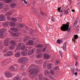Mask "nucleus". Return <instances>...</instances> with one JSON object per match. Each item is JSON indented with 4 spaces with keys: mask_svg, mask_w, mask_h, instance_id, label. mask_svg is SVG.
<instances>
[{
    "mask_svg": "<svg viewBox=\"0 0 80 80\" xmlns=\"http://www.w3.org/2000/svg\"><path fill=\"white\" fill-rule=\"evenodd\" d=\"M40 72V69L36 67H30L29 69V73L31 77L37 76Z\"/></svg>",
    "mask_w": 80,
    "mask_h": 80,
    "instance_id": "nucleus-1",
    "label": "nucleus"
},
{
    "mask_svg": "<svg viewBox=\"0 0 80 80\" xmlns=\"http://www.w3.org/2000/svg\"><path fill=\"white\" fill-rule=\"evenodd\" d=\"M70 23L69 22H67L66 24H63L62 26L61 27V29L62 31L65 32H70V28H69V24Z\"/></svg>",
    "mask_w": 80,
    "mask_h": 80,
    "instance_id": "nucleus-2",
    "label": "nucleus"
},
{
    "mask_svg": "<svg viewBox=\"0 0 80 80\" xmlns=\"http://www.w3.org/2000/svg\"><path fill=\"white\" fill-rule=\"evenodd\" d=\"M3 45L5 47H8L9 45V40L8 39H6L3 42Z\"/></svg>",
    "mask_w": 80,
    "mask_h": 80,
    "instance_id": "nucleus-3",
    "label": "nucleus"
},
{
    "mask_svg": "<svg viewBox=\"0 0 80 80\" xmlns=\"http://www.w3.org/2000/svg\"><path fill=\"white\" fill-rule=\"evenodd\" d=\"M5 33V29H1L0 30V38H2L4 36V34Z\"/></svg>",
    "mask_w": 80,
    "mask_h": 80,
    "instance_id": "nucleus-4",
    "label": "nucleus"
},
{
    "mask_svg": "<svg viewBox=\"0 0 80 80\" xmlns=\"http://www.w3.org/2000/svg\"><path fill=\"white\" fill-rule=\"evenodd\" d=\"M16 26L20 28H23L25 27V24L23 23H19L18 22L16 23Z\"/></svg>",
    "mask_w": 80,
    "mask_h": 80,
    "instance_id": "nucleus-5",
    "label": "nucleus"
},
{
    "mask_svg": "<svg viewBox=\"0 0 80 80\" xmlns=\"http://www.w3.org/2000/svg\"><path fill=\"white\" fill-rule=\"evenodd\" d=\"M10 8V7L9 5H5V8H4L3 11L4 12H7L8 10H9Z\"/></svg>",
    "mask_w": 80,
    "mask_h": 80,
    "instance_id": "nucleus-6",
    "label": "nucleus"
},
{
    "mask_svg": "<svg viewBox=\"0 0 80 80\" xmlns=\"http://www.w3.org/2000/svg\"><path fill=\"white\" fill-rule=\"evenodd\" d=\"M5 75L6 77L8 78L11 77V73L9 71H6L5 72Z\"/></svg>",
    "mask_w": 80,
    "mask_h": 80,
    "instance_id": "nucleus-7",
    "label": "nucleus"
},
{
    "mask_svg": "<svg viewBox=\"0 0 80 80\" xmlns=\"http://www.w3.org/2000/svg\"><path fill=\"white\" fill-rule=\"evenodd\" d=\"M10 34L11 35L12 37H17L19 35V33L17 32L15 33L13 32H11Z\"/></svg>",
    "mask_w": 80,
    "mask_h": 80,
    "instance_id": "nucleus-8",
    "label": "nucleus"
},
{
    "mask_svg": "<svg viewBox=\"0 0 80 80\" xmlns=\"http://www.w3.org/2000/svg\"><path fill=\"white\" fill-rule=\"evenodd\" d=\"M14 10H10V11L6 13V15L10 16L11 15H12V14L14 13Z\"/></svg>",
    "mask_w": 80,
    "mask_h": 80,
    "instance_id": "nucleus-9",
    "label": "nucleus"
},
{
    "mask_svg": "<svg viewBox=\"0 0 80 80\" xmlns=\"http://www.w3.org/2000/svg\"><path fill=\"white\" fill-rule=\"evenodd\" d=\"M0 21H5V16L3 14L0 15Z\"/></svg>",
    "mask_w": 80,
    "mask_h": 80,
    "instance_id": "nucleus-10",
    "label": "nucleus"
},
{
    "mask_svg": "<svg viewBox=\"0 0 80 80\" xmlns=\"http://www.w3.org/2000/svg\"><path fill=\"white\" fill-rule=\"evenodd\" d=\"M43 62V61L42 59L40 60H38L35 61L36 63L38 64H42Z\"/></svg>",
    "mask_w": 80,
    "mask_h": 80,
    "instance_id": "nucleus-11",
    "label": "nucleus"
},
{
    "mask_svg": "<svg viewBox=\"0 0 80 80\" xmlns=\"http://www.w3.org/2000/svg\"><path fill=\"white\" fill-rule=\"evenodd\" d=\"M34 53V50H29L28 53V55H32Z\"/></svg>",
    "mask_w": 80,
    "mask_h": 80,
    "instance_id": "nucleus-12",
    "label": "nucleus"
},
{
    "mask_svg": "<svg viewBox=\"0 0 80 80\" xmlns=\"http://www.w3.org/2000/svg\"><path fill=\"white\" fill-rule=\"evenodd\" d=\"M27 44L29 45H33V41L32 40H29L27 42Z\"/></svg>",
    "mask_w": 80,
    "mask_h": 80,
    "instance_id": "nucleus-13",
    "label": "nucleus"
},
{
    "mask_svg": "<svg viewBox=\"0 0 80 80\" xmlns=\"http://www.w3.org/2000/svg\"><path fill=\"white\" fill-rule=\"evenodd\" d=\"M13 55V52L12 51L9 52L7 53V56L9 57H10V56Z\"/></svg>",
    "mask_w": 80,
    "mask_h": 80,
    "instance_id": "nucleus-14",
    "label": "nucleus"
},
{
    "mask_svg": "<svg viewBox=\"0 0 80 80\" xmlns=\"http://www.w3.org/2000/svg\"><path fill=\"white\" fill-rule=\"evenodd\" d=\"M10 29L11 31H13V32H17L18 30V29H17V28L14 27L11 28Z\"/></svg>",
    "mask_w": 80,
    "mask_h": 80,
    "instance_id": "nucleus-15",
    "label": "nucleus"
},
{
    "mask_svg": "<svg viewBox=\"0 0 80 80\" xmlns=\"http://www.w3.org/2000/svg\"><path fill=\"white\" fill-rule=\"evenodd\" d=\"M23 45V43H19V44L17 46V48L18 50H20V47L22 45Z\"/></svg>",
    "mask_w": 80,
    "mask_h": 80,
    "instance_id": "nucleus-16",
    "label": "nucleus"
},
{
    "mask_svg": "<svg viewBox=\"0 0 80 80\" xmlns=\"http://www.w3.org/2000/svg\"><path fill=\"white\" fill-rule=\"evenodd\" d=\"M20 56V52H18L15 55V57H17V58L19 57Z\"/></svg>",
    "mask_w": 80,
    "mask_h": 80,
    "instance_id": "nucleus-17",
    "label": "nucleus"
},
{
    "mask_svg": "<svg viewBox=\"0 0 80 80\" xmlns=\"http://www.w3.org/2000/svg\"><path fill=\"white\" fill-rule=\"evenodd\" d=\"M42 57V54L41 53H39L36 56L37 58H40Z\"/></svg>",
    "mask_w": 80,
    "mask_h": 80,
    "instance_id": "nucleus-18",
    "label": "nucleus"
},
{
    "mask_svg": "<svg viewBox=\"0 0 80 80\" xmlns=\"http://www.w3.org/2000/svg\"><path fill=\"white\" fill-rule=\"evenodd\" d=\"M35 47L37 48H42V47H43V46L42 44H38L36 45Z\"/></svg>",
    "mask_w": 80,
    "mask_h": 80,
    "instance_id": "nucleus-19",
    "label": "nucleus"
},
{
    "mask_svg": "<svg viewBox=\"0 0 80 80\" xmlns=\"http://www.w3.org/2000/svg\"><path fill=\"white\" fill-rule=\"evenodd\" d=\"M44 57L45 59H46V60H48V59H49V58H50V56H49V55L47 54H45Z\"/></svg>",
    "mask_w": 80,
    "mask_h": 80,
    "instance_id": "nucleus-20",
    "label": "nucleus"
},
{
    "mask_svg": "<svg viewBox=\"0 0 80 80\" xmlns=\"http://www.w3.org/2000/svg\"><path fill=\"white\" fill-rule=\"evenodd\" d=\"M23 63H25L28 61V59L26 57H22Z\"/></svg>",
    "mask_w": 80,
    "mask_h": 80,
    "instance_id": "nucleus-21",
    "label": "nucleus"
},
{
    "mask_svg": "<svg viewBox=\"0 0 80 80\" xmlns=\"http://www.w3.org/2000/svg\"><path fill=\"white\" fill-rule=\"evenodd\" d=\"M9 69L11 71H14L15 70V68L14 66H11L10 67Z\"/></svg>",
    "mask_w": 80,
    "mask_h": 80,
    "instance_id": "nucleus-22",
    "label": "nucleus"
},
{
    "mask_svg": "<svg viewBox=\"0 0 80 80\" xmlns=\"http://www.w3.org/2000/svg\"><path fill=\"white\" fill-rule=\"evenodd\" d=\"M49 74V71L48 70H46L44 71V74L45 76H47Z\"/></svg>",
    "mask_w": 80,
    "mask_h": 80,
    "instance_id": "nucleus-23",
    "label": "nucleus"
},
{
    "mask_svg": "<svg viewBox=\"0 0 80 80\" xmlns=\"http://www.w3.org/2000/svg\"><path fill=\"white\" fill-rule=\"evenodd\" d=\"M21 54L23 56H26L27 55V52L26 51H22L21 52Z\"/></svg>",
    "mask_w": 80,
    "mask_h": 80,
    "instance_id": "nucleus-24",
    "label": "nucleus"
},
{
    "mask_svg": "<svg viewBox=\"0 0 80 80\" xmlns=\"http://www.w3.org/2000/svg\"><path fill=\"white\" fill-rule=\"evenodd\" d=\"M53 67V64L51 63L49 64L48 66V69H51L52 67Z\"/></svg>",
    "mask_w": 80,
    "mask_h": 80,
    "instance_id": "nucleus-25",
    "label": "nucleus"
},
{
    "mask_svg": "<svg viewBox=\"0 0 80 80\" xmlns=\"http://www.w3.org/2000/svg\"><path fill=\"white\" fill-rule=\"evenodd\" d=\"M10 42L11 44L13 45H16V42L14 41L11 40L10 41Z\"/></svg>",
    "mask_w": 80,
    "mask_h": 80,
    "instance_id": "nucleus-26",
    "label": "nucleus"
},
{
    "mask_svg": "<svg viewBox=\"0 0 80 80\" xmlns=\"http://www.w3.org/2000/svg\"><path fill=\"white\" fill-rule=\"evenodd\" d=\"M25 65H22L21 66L20 68L21 70H23L25 69Z\"/></svg>",
    "mask_w": 80,
    "mask_h": 80,
    "instance_id": "nucleus-27",
    "label": "nucleus"
},
{
    "mask_svg": "<svg viewBox=\"0 0 80 80\" xmlns=\"http://www.w3.org/2000/svg\"><path fill=\"white\" fill-rule=\"evenodd\" d=\"M26 49V46L25 45H23L21 48V50H24Z\"/></svg>",
    "mask_w": 80,
    "mask_h": 80,
    "instance_id": "nucleus-28",
    "label": "nucleus"
},
{
    "mask_svg": "<svg viewBox=\"0 0 80 80\" xmlns=\"http://www.w3.org/2000/svg\"><path fill=\"white\" fill-rule=\"evenodd\" d=\"M18 62L21 63H23V57L20 58L18 60Z\"/></svg>",
    "mask_w": 80,
    "mask_h": 80,
    "instance_id": "nucleus-29",
    "label": "nucleus"
},
{
    "mask_svg": "<svg viewBox=\"0 0 80 80\" xmlns=\"http://www.w3.org/2000/svg\"><path fill=\"white\" fill-rule=\"evenodd\" d=\"M28 39H29V38H28V36H26L23 39V40H24V41L26 42H27V41L28 40Z\"/></svg>",
    "mask_w": 80,
    "mask_h": 80,
    "instance_id": "nucleus-30",
    "label": "nucleus"
},
{
    "mask_svg": "<svg viewBox=\"0 0 80 80\" xmlns=\"http://www.w3.org/2000/svg\"><path fill=\"white\" fill-rule=\"evenodd\" d=\"M38 77L40 80H42L43 78L42 77H43V75L42 74H39L38 75Z\"/></svg>",
    "mask_w": 80,
    "mask_h": 80,
    "instance_id": "nucleus-31",
    "label": "nucleus"
},
{
    "mask_svg": "<svg viewBox=\"0 0 80 80\" xmlns=\"http://www.w3.org/2000/svg\"><path fill=\"white\" fill-rule=\"evenodd\" d=\"M78 37V36L76 35H74V38L72 39L73 41H74V42H75V40H76V39H77V38Z\"/></svg>",
    "mask_w": 80,
    "mask_h": 80,
    "instance_id": "nucleus-32",
    "label": "nucleus"
},
{
    "mask_svg": "<svg viewBox=\"0 0 80 80\" xmlns=\"http://www.w3.org/2000/svg\"><path fill=\"white\" fill-rule=\"evenodd\" d=\"M11 21L14 22H15L17 21V18H11Z\"/></svg>",
    "mask_w": 80,
    "mask_h": 80,
    "instance_id": "nucleus-33",
    "label": "nucleus"
},
{
    "mask_svg": "<svg viewBox=\"0 0 80 80\" xmlns=\"http://www.w3.org/2000/svg\"><path fill=\"white\" fill-rule=\"evenodd\" d=\"M57 43H58L59 44H61L62 42H63V41L60 40V39H58L57 40Z\"/></svg>",
    "mask_w": 80,
    "mask_h": 80,
    "instance_id": "nucleus-34",
    "label": "nucleus"
},
{
    "mask_svg": "<svg viewBox=\"0 0 80 80\" xmlns=\"http://www.w3.org/2000/svg\"><path fill=\"white\" fill-rule=\"evenodd\" d=\"M47 62H48V61H46L44 63V65H43V67L44 68H45L47 65Z\"/></svg>",
    "mask_w": 80,
    "mask_h": 80,
    "instance_id": "nucleus-35",
    "label": "nucleus"
},
{
    "mask_svg": "<svg viewBox=\"0 0 80 80\" xmlns=\"http://www.w3.org/2000/svg\"><path fill=\"white\" fill-rule=\"evenodd\" d=\"M67 42H65L64 43L63 45V50H66V45H67Z\"/></svg>",
    "mask_w": 80,
    "mask_h": 80,
    "instance_id": "nucleus-36",
    "label": "nucleus"
},
{
    "mask_svg": "<svg viewBox=\"0 0 80 80\" xmlns=\"http://www.w3.org/2000/svg\"><path fill=\"white\" fill-rule=\"evenodd\" d=\"M3 3L0 2V9L3 8Z\"/></svg>",
    "mask_w": 80,
    "mask_h": 80,
    "instance_id": "nucleus-37",
    "label": "nucleus"
},
{
    "mask_svg": "<svg viewBox=\"0 0 80 80\" xmlns=\"http://www.w3.org/2000/svg\"><path fill=\"white\" fill-rule=\"evenodd\" d=\"M10 26L11 27H15V24L13 22H11L10 23Z\"/></svg>",
    "mask_w": 80,
    "mask_h": 80,
    "instance_id": "nucleus-38",
    "label": "nucleus"
},
{
    "mask_svg": "<svg viewBox=\"0 0 80 80\" xmlns=\"http://www.w3.org/2000/svg\"><path fill=\"white\" fill-rule=\"evenodd\" d=\"M49 78L51 79L52 80H55V78L52 77V76H51V75H50L49 76Z\"/></svg>",
    "mask_w": 80,
    "mask_h": 80,
    "instance_id": "nucleus-39",
    "label": "nucleus"
},
{
    "mask_svg": "<svg viewBox=\"0 0 80 80\" xmlns=\"http://www.w3.org/2000/svg\"><path fill=\"white\" fill-rule=\"evenodd\" d=\"M4 2L6 3H8L11 2V0H4Z\"/></svg>",
    "mask_w": 80,
    "mask_h": 80,
    "instance_id": "nucleus-40",
    "label": "nucleus"
},
{
    "mask_svg": "<svg viewBox=\"0 0 80 80\" xmlns=\"http://www.w3.org/2000/svg\"><path fill=\"white\" fill-rule=\"evenodd\" d=\"M10 48V50H13L15 47V45H12L10 47H9Z\"/></svg>",
    "mask_w": 80,
    "mask_h": 80,
    "instance_id": "nucleus-41",
    "label": "nucleus"
},
{
    "mask_svg": "<svg viewBox=\"0 0 80 80\" xmlns=\"http://www.w3.org/2000/svg\"><path fill=\"white\" fill-rule=\"evenodd\" d=\"M13 80H21V79L19 77H16L14 78Z\"/></svg>",
    "mask_w": 80,
    "mask_h": 80,
    "instance_id": "nucleus-42",
    "label": "nucleus"
},
{
    "mask_svg": "<svg viewBox=\"0 0 80 80\" xmlns=\"http://www.w3.org/2000/svg\"><path fill=\"white\" fill-rule=\"evenodd\" d=\"M31 39L32 40H35V41H36L37 42H38V40L37 38H32Z\"/></svg>",
    "mask_w": 80,
    "mask_h": 80,
    "instance_id": "nucleus-43",
    "label": "nucleus"
},
{
    "mask_svg": "<svg viewBox=\"0 0 80 80\" xmlns=\"http://www.w3.org/2000/svg\"><path fill=\"white\" fill-rule=\"evenodd\" d=\"M11 7H15L16 5V4L15 3H12L10 4Z\"/></svg>",
    "mask_w": 80,
    "mask_h": 80,
    "instance_id": "nucleus-44",
    "label": "nucleus"
},
{
    "mask_svg": "<svg viewBox=\"0 0 80 80\" xmlns=\"http://www.w3.org/2000/svg\"><path fill=\"white\" fill-rule=\"evenodd\" d=\"M60 63V62L59 61V60H57L55 62V64L56 65H58V63Z\"/></svg>",
    "mask_w": 80,
    "mask_h": 80,
    "instance_id": "nucleus-45",
    "label": "nucleus"
},
{
    "mask_svg": "<svg viewBox=\"0 0 80 80\" xmlns=\"http://www.w3.org/2000/svg\"><path fill=\"white\" fill-rule=\"evenodd\" d=\"M51 75H54V71L53 70H52L51 71Z\"/></svg>",
    "mask_w": 80,
    "mask_h": 80,
    "instance_id": "nucleus-46",
    "label": "nucleus"
},
{
    "mask_svg": "<svg viewBox=\"0 0 80 80\" xmlns=\"http://www.w3.org/2000/svg\"><path fill=\"white\" fill-rule=\"evenodd\" d=\"M53 68L54 70H59V68L57 66H56L54 67Z\"/></svg>",
    "mask_w": 80,
    "mask_h": 80,
    "instance_id": "nucleus-47",
    "label": "nucleus"
},
{
    "mask_svg": "<svg viewBox=\"0 0 80 80\" xmlns=\"http://www.w3.org/2000/svg\"><path fill=\"white\" fill-rule=\"evenodd\" d=\"M6 65V62H3L1 63V65L2 66H5Z\"/></svg>",
    "mask_w": 80,
    "mask_h": 80,
    "instance_id": "nucleus-48",
    "label": "nucleus"
},
{
    "mask_svg": "<svg viewBox=\"0 0 80 80\" xmlns=\"http://www.w3.org/2000/svg\"><path fill=\"white\" fill-rule=\"evenodd\" d=\"M3 25L4 26V27H7V26H8V23H7V22L3 23Z\"/></svg>",
    "mask_w": 80,
    "mask_h": 80,
    "instance_id": "nucleus-49",
    "label": "nucleus"
},
{
    "mask_svg": "<svg viewBox=\"0 0 80 80\" xmlns=\"http://www.w3.org/2000/svg\"><path fill=\"white\" fill-rule=\"evenodd\" d=\"M18 20L19 22H22V19L21 18H18Z\"/></svg>",
    "mask_w": 80,
    "mask_h": 80,
    "instance_id": "nucleus-50",
    "label": "nucleus"
},
{
    "mask_svg": "<svg viewBox=\"0 0 80 80\" xmlns=\"http://www.w3.org/2000/svg\"><path fill=\"white\" fill-rule=\"evenodd\" d=\"M71 71H72V75H73L75 73V70H74V69H71Z\"/></svg>",
    "mask_w": 80,
    "mask_h": 80,
    "instance_id": "nucleus-51",
    "label": "nucleus"
},
{
    "mask_svg": "<svg viewBox=\"0 0 80 80\" xmlns=\"http://www.w3.org/2000/svg\"><path fill=\"white\" fill-rule=\"evenodd\" d=\"M37 53H39V52H40V49L38 48L37 49Z\"/></svg>",
    "mask_w": 80,
    "mask_h": 80,
    "instance_id": "nucleus-52",
    "label": "nucleus"
},
{
    "mask_svg": "<svg viewBox=\"0 0 80 80\" xmlns=\"http://www.w3.org/2000/svg\"><path fill=\"white\" fill-rule=\"evenodd\" d=\"M47 49V48L45 47L42 50V52H45V51H46V49Z\"/></svg>",
    "mask_w": 80,
    "mask_h": 80,
    "instance_id": "nucleus-53",
    "label": "nucleus"
},
{
    "mask_svg": "<svg viewBox=\"0 0 80 80\" xmlns=\"http://www.w3.org/2000/svg\"><path fill=\"white\" fill-rule=\"evenodd\" d=\"M31 32H30V34H32V33H33V31H34V30H33L32 29H30V30Z\"/></svg>",
    "mask_w": 80,
    "mask_h": 80,
    "instance_id": "nucleus-54",
    "label": "nucleus"
},
{
    "mask_svg": "<svg viewBox=\"0 0 80 80\" xmlns=\"http://www.w3.org/2000/svg\"><path fill=\"white\" fill-rule=\"evenodd\" d=\"M68 12L67 10H66L64 11V13L66 15H67L68 14Z\"/></svg>",
    "mask_w": 80,
    "mask_h": 80,
    "instance_id": "nucleus-55",
    "label": "nucleus"
},
{
    "mask_svg": "<svg viewBox=\"0 0 80 80\" xmlns=\"http://www.w3.org/2000/svg\"><path fill=\"white\" fill-rule=\"evenodd\" d=\"M78 23V21H76V22L74 23V26H76Z\"/></svg>",
    "mask_w": 80,
    "mask_h": 80,
    "instance_id": "nucleus-56",
    "label": "nucleus"
},
{
    "mask_svg": "<svg viewBox=\"0 0 80 80\" xmlns=\"http://www.w3.org/2000/svg\"><path fill=\"white\" fill-rule=\"evenodd\" d=\"M36 26L38 28H39V27H40V25H39V24H37L36 25Z\"/></svg>",
    "mask_w": 80,
    "mask_h": 80,
    "instance_id": "nucleus-57",
    "label": "nucleus"
},
{
    "mask_svg": "<svg viewBox=\"0 0 80 80\" xmlns=\"http://www.w3.org/2000/svg\"><path fill=\"white\" fill-rule=\"evenodd\" d=\"M11 18H10V16H8V19L9 20H12V19H11Z\"/></svg>",
    "mask_w": 80,
    "mask_h": 80,
    "instance_id": "nucleus-58",
    "label": "nucleus"
},
{
    "mask_svg": "<svg viewBox=\"0 0 80 80\" xmlns=\"http://www.w3.org/2000/svg\"><path fill=\"white\" fill-rule=\"evenodd\" d=\"M51 18L52 19V22H54L55 21V19H54V18H53V17H51Z\"/></svg>",
    "mask_w": 80,
    "mask_h": 80,
    "instance_id": "nucleus-59",
    "label": "nucleus"
},
{
    "mask_svg": "<svg viewBox=\"0 0 80 80\" xmlns=\"http://www.w3.org/2000/svg\"><path fill=\"white\" fill-rule=\"evenodd\" d=\"M59 52L60 55L62 56V52L61 51H59Z\"/></svg>",
    "mask_w": 80,
    "mask_h": 80,
    "instance_id": "nucleus-60",
    "label": "nucleus"
},
{
    "mask_svg": "<svg viewBox=\"0 0 80 80\" xmlns=\"http://www.w3.org/2000/svg\"><path fill=\"white\" fill-rule=\"evenodd\" d=\"M23 1H24V3L25 4H27V1H26V0H24Z\"/></svg>",
    "mask_w": 80,
    "mask_h": 80,
    "instance_id": "nucleus-61",
    "label": "nucleus"
},
{
    "mask_svg": "<svg viewBox=\"0 0 80 80\" xmlns=\"http://www.w3.org/2000/svg\"><path fill=\"white\" fill-rule=\"evenodd\" d=\"M61 8V7H60V8H58V10L59 12H60V10Z\"/></svg>",
    "mask_w": 80,
    "mask_h": 80,
    "instance_id": "nucleus-62",
    "label": "nucleus"
},
{
    "mask_svg": "<svg viewBox=\"0 0 80 80\" xmlns=\"http://www.w3.org/2000/svg\"><path fill=\"white\" fill-rule=\"evenodd\" d=\"M7 51V48H6L4 50V52H6Z\"/></svg>",
    "mask_w": 80,
    "mask_h": 80,
    "instance_id": "nucleus-63",
    "label": "nucleus"
},
{
    "mask_svg": "<svg viewBox=\"0 0 80 80\" xmlns=\"http://www.w3.org/2000/svg\"><path fill=\"white\" fill-rule=\"evenodd\" d=\"M78 26L77 25L75 28V30H77V28H78Z\"/></svg>",
    "mask_w": 80,
    "mask_h": 80,
    "instance_id": "nucleus-64",
    "label": "nucleus"
}]
</instances>
